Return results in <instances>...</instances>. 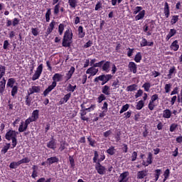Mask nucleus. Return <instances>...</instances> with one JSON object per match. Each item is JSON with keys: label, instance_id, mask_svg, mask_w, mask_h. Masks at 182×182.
Masks as SVG:
<instances>
[{"label": "nucleus", "instance_id": "obj_62", "mask_svg": "<svg viewBox=\"0 0 182 182\" xmlns=\"http://www.w3.org/2000/svg\"><path fill=\"white\" fill-rule=\"evenodd\" d=\"M141 9H143V7L141 6H136L134 9V15L139 14V12H140V11H141Z\"/></svg>", "mask_w": 182, "mask_h": 182}, {"label": "nucleus", "instance_id": "obj_20", "mask_svg": "<svg viewBox=\"0 0 182 182\" xmlns=\"http://www.w3.org/2000/svg\"><path fill=\"white\" fill-rule=\"evenodd\" d=\"M102 92L103 95H106V96H109L110 95V87L108 85H105L102 87Z\"/></svg>", "mask_w": 182, "mask_h": 182}, {"label": "nucleus", "instance_id": "obj_9", "mask_svg": "<svg viewBox=\"0 0 182 182\" xmlns=\"http://www.w3.org/2000/svg\"><path fill=\"white\" fill-rule=\"evenodd\" d=\"M128 68L130 72H132L133 73H137V65H136L134 62H129Z\"/></svg>", "mask_w": 182, "mask_h": 182}, {"label": "nucleus", "instance_id": "obj_53", "mask_svg": "<svg viewBox=\"0 0 182 182\" xmlns=\"http://www.w3.org/2000/svg\"><path fill=\"white\" fill-rule=\"evenodd\" d=\"M156 100H159V95H157V94H154V95H152L151 97L150 102H152L154 103V102H156Z\"/></svg>", "mask_w": 182, "mask_h": 182}, {"label": "nucleus", "instance_id": "obj_7", "mask_svg": "<svg viewBox=\"0 0 182 182\" xmlns=\"http://www.w3.org/2000/svg\"><path fill=\"white\" fill-rule=\"evenodd\" d=\"M33 93H41V87L33 85L28 89V96H31V95H33Z\"/></svg>", "mask_w": 182, "mask_h": 182}, {"label": "nucleus", "instance_id": "obj_10", "mask_svg": "<svg viewBox=\"0 0 182 182\" xmlns=\"http://www.w3.org/2000/svg\"><path fill=\"white\" fill-rule=\"evenodd\" d=\"M47 147L48 149H51L52 150H55L56 149V141L53 137L51 139L50 141L47 143Z\"/></svg>", "mask_w": 182, "mask_h": 182}, {"label": "nucleus", "instance_id": "obj_22", "mask_svg": "<svg viewBox=\"0 0 182 182\" xmlns=\"http://www.w3.org/2000/svg\"><path fill=\"white\" fill-rule=\"evenodd\" d=\"M163 117L164 119H170V117H171V111L169 109L164 110Z\"/></svg>", "mask_w": 182, "mask_h": 182}, {"label": "nucleus", "instance_id": "obj_12", "mask_svg": "<svg viewBox=\"0 0 182 182\" xmlns=\"http://www.w3.org/2000/svg\"><path fill=\"white\" fill-rule=\"evenodd\" d=\"M47 163L49 166L53 164V163H59V158L56 156H53L47 159Z\"/></svg>", "mask_w": 182, "mask_h": 182}, {"label": "nucleus", "instance_id": "obj_23", "mask_svg": "<svg viewBox=\"0 0 182 182\" xmlns=\"http://www.w3.org/2000/svg\"><path fill=\"white\" fill-rule=\"evenodd\" d=\"M6 85V80H5V77H3L2 80L0 81V92H2L4 93Z\"/></svg>", "mask_w": 182, "mask_h": 182}, {"label": "nucleus", "instance_id": "obj_3", "mask_svg": "<svg viewBox=\"0 0 182 182\" xmlns=\"http://www.w3.org/2000/svg\"><path fill=\"white\" fill-rule=\"evenodd\" d=\"M42 72H43V64H40L37 70H36L34 75L32 77V80H38L39 77H41V75H42Z\"/></svg>", "mask_w": 182, "mask_h": 182}, {"label": "nucleus", "instance_id": "obj_55", "mask_svg": "<svg viewBox=\"0 0 182 182\" xmlns=\"http://www.w3.org/2000/svg\"><path fill=\"white\" fill-rule=\"evenodd\" d=\"M97 159H99V154L97 151L94 152L93 163H97Z\"/></svg>", "mask_w": 182, "mask_h": 182}, {"label": "nucleus", "instance_id": "obj_33", "mask_svg": "<svg viewBox=\"0 0 182 182\" xmlns=\"http://www.w3.org/2000/svg\"><path fill=\"white\" fill-rule=\"evenodd\" d=\"M178 22V16H173L171 20V25H176Z\"/></svg>", "mask_w": 182, "mask_h": 182}, {"label": "nucleus", "instance_id": "obj_42", "mask_svg": "<svg viewBox=\"0 0 182 182\" xmlns=\"http://www.w3.org/2000/svg\"><path fill=\"white\" fill-rule=\"evenodd\" d=\"M152 159H153V154H151V153H149L147 158L148 164L145 165L146 167L147 166H149V164H151V163H153Z\"/></svg>", "mask_w": 182, "mask_h": 182}, {"label": "nucleus", "instance_id": "obj_27", "mask_svg": "<svg viewBox=\"0 0 182 182\" xmlns=\"http://www.w3.org/2000/svg\"><path fill=\"white\" fill-rule=\"evenodd\" d=\"M11 149V144H6V145L1 149V153L3 154H5L8 153V149Z\"/></svg>", "mask_w": 182, "mask_h": 182}, {"label": "nucleus", "instance_id": "obj_6", "mask_svg": "<svg viewBox=\"0 0 182 182\" xmlns=\"http://www.w3.org/2000/svg\"><path fill=\"white\" fill-rule=\"evenodd\" d=\"M99 72V68H96L95 65H92L90 68L86 70L87 75H90V76H96Z\"/></svg>", "mask_w": 182, "mask_h": 182}, {"label": "nucleus", "instance_id": "obj_61", "mask_svg": "<svg viewBox=\"0 0 182 182\" xmlns=\"http://www.w3.org/2000/svg\"><path fill=\"white\" fill-rule=\"evenodd\" d=\"M131 157H132V161H136V159H137V152L134 151Z\"/></svg>", "mask_w": 182, "mask_h": 182}, {"label": "nucleus", "instance_id": "obj_45", "mask_svg": "<svg viewBox=\"0 0 182 182\" xmlns=\"http://www.w3.org/2000/svg\"><path fill=\"white\" fill-rule=\"evenodd\" d=\"M112 86L114 87V89H117V87H120V82L119 80H116L113 82Z\"/></svg>", "mask_w": 182, "mask_h": 182}, {"label": "nucleus", "instance_id": "obj_38", "mask_svg": "<svg viewBox=\"0 0 182 182\" xmlns=\"http://www.w3.org/2000/svg\"><path fill=\"white\" fill-rule=\"evenodd\" d=\"M129 104H126L125 105L122 106V108L119 111L120 114L124 113V112H127L129 110Z\"/></svg>", "mask_w": 182, "mask_h": 182}, {"label": "nucleus", "instance_id": "obj_30", "mask_svg": "<svg viewBox=\"0 0 182 182\" xmlns=\"http://www.w3.org/2000/svg\"><path fill=\"white\" fill-rule=\"evenodd\" d=\"M176 73V67L173 66L171 68H170L168 74V79H171V75Z\"/></svg>", "mask_w": 182, "mask_h": 182}, {"label": "nucleus", "instance_id": "obj_29", "mask_svg": "<svg viewBox=\"0 0 182 182\" xmlns=\"http://www.w3.org/2000/svg\"><path fill=\"white\" fill-rule=\"evenodd\" d=\"M143 107H144V102H143V100H140L139 102H137L136 108L137 110H141Z\"/></svg>", "mask_w": 182, "mask_h": 182}, {"label": "nucleus", "instance_id": "obj_16", "mask_svg": "<svg viewBox=\"0 0 182 182\" xmlns=\"http://www.w3.org/2000/svg\"><path fill=\"white\" fill-rule=\"evenodd\" d=\"M34 122H36L39 119V109L33 111L31 117H30Z\"/></svg>", "mask_w": 182, "mask_h": 182}, {"label": "nucleus", "instance_id": "obj_44", "mask_svg": "<svg viewBox=\"0 0 182 182\" xmlns=\"http://www.w3.org/2000/svg\"><path fill=\"white\" fill-rule=\"evenodd\" d=\"M29 161H31V159H29V158H28V157H26V158L22 159L21 160L18 161V163L20 164H23L29 163Z\"/></svg>", "mask_w": 182, "mask_h": 182}, {"label": "nucleus", "instance_id": "obj_26", "mask_svg": "<svg viewBox=\"0 0 182 182\" xmlns=\"http://www.w3.org/2000/svg\"><path fill=\"white\" fill-rule=\"evenodd\" d=\"M141 53L139 52L136 54L134 57V60L136 63H140V60H141Z\"/></svg>", "mask_w": 182, "mask_h": 182}, {"label": "nucleus", "instance_id": "obj_36", "mask_svg": "<svg viewBox=\"0 0 182 182\" xmlns=\"http://www.w3.org/2000/svg\"><path fill=\"white\" fill-rule=\"evenodd\" d=\"M147 174L144 173V171H141L137 173V178H144Z\"/></svg>", "mask_w": 182, "mask_h": 182}, {"label": "nucleus", "instance_id": "obj_41", "mask_svg": "<svg viewBox=\"0 0 182 182\" xmlns=\"http://www.w3.org/2000/svg\"><path fill=\"white\" fill-rule=\"evenodd\" d=\"M16 93H18V87L16 85L12 87V90H11V96L13 97H15V95H16Z\"/></svg>", "mask_w": 182, "mask_h": 182}, {"label": "nucleus", "instance_id": "obj_34", "mask_svg": "<svg viewBox=\"0 0 182 182\" xmlns=\"http://www.w3.org/2000/svg\"><path fill=\"white\" fill-rule=\"evenodd\" d=\"M142 87H144L145 92H149V90H150V87H151V85L150 82H145Z\"/></svg>", "mask_w": 182, "mask_h": 182}, {"label": "nucleus", "instance_id": "obj_57", "mask_svg": "<svg viewBox=\"0 0 182 182\" xmlns=\"http://www.w3.org/2000/svg\"><path fill=\"white\" fill-rule=\"evenodd\" d=\"M0 76H5V66H0Z\"/></svg>", "mask_w": 182, "mask_h": 182}, {"label": "nucleus", "instance_id": "obj_14", "mask_svg": "<svg viewBox=\"0 0 182 182\" xmlns=\"http://www.w3.org/2000/svg\"><path fill=\"white\" fill-rule=\"evenodd\" d=\"M63 38H65V39L72 40L73 39V33H72L70 30L68 29L64 33Z\"/></svg>", "mask_w": 182, "mask_h": 182}, {"label": "nucleus", "instance_id": "obj_11", "mask_svg": "<svg viewBox=\"0 0 182 182\" xmlns=\"http://www.w3.org/2000/svg\"><path fill=\"white\" fill-rule=\"evenodd\" d=\"M70 45H72V40L65 38H63L62 46L64 48H70Z\"/></svg>", "mask_w": 182, "mask_h": 182}, {"label": "nucleus", "instance_id": "obj_28", "mask_svg": "<svg viewBox=\"0 0 182 182\" xmlns=\"http://www.w3.org/2000/svg\"><path fill=\"white\" fill-rule=\"evenodd\" d=\"M68 4L71 8H76L77 6V0H68Z\"/></svg>", "mask_w": 182, "mask_h": 182}, {"label": "nucleus", "instance_id": "obj_59", "mask_svg": "<svg viewBox=\"0 0 182 182\" xmlns=\"http://www.w3.org/2000/svg\"><path fill=\"white\" fill-rule=\"evenodd\" d=\"M177 126H178L177 124H172L169 128L170 132H174V130L177 129Z\"/></svg>", "mask_w": 182, "mask_h": 182}, {"label": "nucleus", "instance_id": "obj_39", "mask_svg": "<svg viewBox=\"0 0 182 182\" xmlns=\"http://www.w3.org/2000/svg\"><path fill=\"white\" fill-rule=\"evenodd\" d=\"M59 9H60V3H58L54 6V15H58V14H59Z\"/></svg>", "mask_w": 182, "mask_h": 182}, {"label": "nucleus", "instance_id": "obj_1", "mask_svg": "<svg viewBox=\"0 0 182 182\" xmlns=\"http://www.w3.org/2000/svg\"><path fill=\"white\" fill-rule=\"evenodd\" d=\"M63 77V75L62 74L55 73L53 76V82L52 84L48 87L47 89H46L43 92V95L46 97L47 95H49L51 91L53 90V88L58 85V82H62V79Z\"/></svg>", "mask_w": 182, "mask_h": 182}, {"label": "nucleus", "instance_id": "obj_56", "mask_svg": "<svg viewBox=\"0 0 182 182\" xmlns=\"http://www.w3.org/2000/svg\"><path fill=\"white\" fill-rule=\"evenodd\" d=\"M140 46H141V48L147 46V39L142 38V41H141Z\"/></svg>", "mask_w": 182, "mask_h": 182}, {"label": "nucleus", "instance_id": "obj_54", "mask_svg": "<svg viewBox=\"0 0 182 182\" xmlns=\"http://www.w3.org/2000/svg\"><path fill=\"white\" fill-rule=\"evenodd\" d=\"M148 107H149V110H154V107H156V105H154V102L149 101Z\"/></svg>", "mask_w": 182, "mask_h": 182}, {"label": "nucleus", "instance_id": "obj_2", "mask_svg": "<svg viewBox=\"0 0 182 182\" xmlns=\"http://www.w3.org/2000/svg\"><path fill=\"white\" fill-rule=\"evenodd\" d=\"M112 78L113 75L111 74H102L94 79V83H95V85H98L99 82H102L101 86H105V85H106V83L109 80H112Z\"/></svg>", "mask_w": 182, "mask_h": 182}, {"label": "nucleus", "instance_id": "obj_43", "mask_svg": "<svg viewBox=\"0 0 182 182\" xmlns=\"http://www.w3.org/2000/svg\"><path fill=\"white\" fill-rule=\"evenodd\" d=\"M18 166H21V164H19V161L11 162L9 165V167H10V168H16V167H18Z\"/></svg>", "mask_w": 182, "mask_h": 182}, {"label": "nucleus", "instance_id": "obj_37", "mask_svg": "<svg viewBox=\"0 0 182 182\" xmlns=\"http://www.w3.org/2000/svg\"><path fill=\"white\" fill-rule=\"evenodd\" d=\"M76 87H77L76 85L73 86L72 84H69L68 86L67 87V90H68V92H75V90H76Z\"/></svg>", "mask_w": 182, "mask_h": 182}, {"label": "nucleus", "instance_id": "obj_52", "mask_svg": "<svg viewBox=\"0 0 182 182\" xmlns=\"http://www.w3.org/2000/svg\"><path fill=\"white\" fill-rule=\"evenodd\" d=\"M103 100H106V96H105V94H101L98 97V103H102Z\"/></svg>", "mask_w": 182, "mask_h": 182}, {"label": "nucleus", "instance_id": "obj_40", "mask_svg": "<svg viewBox=\"0 0 182 182\" xmlns=\"http://www.w3.org/2000/svg\"><path fill=\"white\" fill-rule=\"evenodd\" d=\"M63 31H65V24L60 23L58 26L59 35H63Z\"/></svg>", "mask_w": 182, "mask_h": 182}, {"label": "nucleus", "instance_id": "obj_17", "mask_svg": "<svg viewBox=\"0 0 182 182\" xmlns=\"http://www.w3.org/2000/svg\"><path fill=\"white\" fill-rule=\"evenodd\" d=\"M170 48H172L174 52H177V50H178V48H180V46L178 45V41H174L171 43Z\"/></svg>", "mask_w": 182, "mask_h": 182}, {"label": "nucleus", "instance_id": "obj_46", "mask_svg": "<svg viewBox=\"0 0 182 182\" xmlns=\"http://www.w3.org/2000/svg\"><path fill=\"white\" fill-rule=\"evenodd\" d=\"M69 160H70V164L71 166V168H75V159H73V156H70Z\"/></svg>", "mask_w": 182, "mask_h": 182}, {"label": "nucleus", "instance_id": "obj_48", "mask_svg": "<svg viewBox=\"0 0 182 182\" xmlns=\"http://www.w3.org/2000/svg\"><path fill=\"white\" fill-rule=\"evenodd\" d=\"M70 96H72V93H70V92L65 95L63 97V103H67L68 100H69V99H70Z\"/></svg>", "mask_w": 182, "mask_h": 182}, {"label": "nucleus", "instance_id": "obj_4", "mask_svg": "<svg viewBox=\"0 0 182 182\" xmlns=\"http://www.w3.org/2000/svg\"><path fill=\"white\" fill-rule=\"evenodd\" d=\"M18 135V132L14 130H9L6 133L5 139L6 140L11 141L15 138H16V136Z\"/></svg>", "mask_w": 182, "mask_h": 182}, {"label": "nucleus", "instance_id": "obj_50", "mask_svg": "<svg viewBox=\"0 0 182 182\" xmlns=\"http://www.w3.org/2000/svg\"><path fill=\"white\" fill-rule=\"evenodd\" d=\"M29 96L31 95L28 94V95L26 97V105L28 107L31 106V103L32 102V100L29 97Z\"/></svg>", "mask_w": 182, "mask_h": 182}, {"label": "nucleus", "instance_id": "obj_47", "mask_svg": "<svg viewBox=\"0 0 182 182\" xmlns=\"http://www.w3.org/2000/svg\"><path fill=\"white\" fill-rule=\"evenodd\" d=\"M39 29L38 28H31V33L33 36H38L39 35Z\"/></svg>", "mask_w": 182, "mask_h": 182}, {"label": "nucleus", "instance_id": "obj_60", "mask_svg": "<svg viewBox=\"0 0 182 182\" xmlns=\"http://www.w3.org/2000/svg\"><path fill=\"white\" fill-rule=\"evenodd\" d=\"M23 127H23V122H21V124H20V126H19V127H18V132H19L20 133H22V132H25V129H24Z\"/></svg>", "mask_w": 182, "mask_h": 182}, {"label": "nucleus", "instance_id": "obj_49", "mask_svg": "<svg viewBox=\"0 0 182 182\" xmlns=\"http://www.w3.org/2000/svg\"><path fill=\"white\" fill-rule=\"evenodd\" d=\"M104 63H105V60H101L98 63H96L93 65H94V68H102Z\"/></svg>", "mask_w": 182, "mask_h": 182}, {"label": "nucleus", "instance_id": "obj_21", "mask_svg": "<svg viewBox=\"0 0 182 182\" xmlns=\"http://www.w3.org/2000/svg\"><path fill=\"white\" fill-rule=\"evenodd\" d=\"M73 73H75V67H71L68 73L66 74V80H69L70 79H71Z\"/></svg>", "mask_w": 182, "mask_h": 182}, {"label": "nucleus", "instance_id": "obj_32", "mask_svg": "<svg viewBox=\"0 0 182 182\" xmlns=\"http://www.w3.org/2000/svg\"><path fill=\"white\" fill-rule=\"evenodd\" d=\"M129 176V172L125 171L120 174L119 179L121 180H128L127 177Z\"/></svg>", "mask_w": 182, "mask_h": 182}, {"label": "nucleus", "instance_id": "obj_15", "mask_svg": "<svg viewBox=\"0 0 182 182\" xmlns=\"http://www.w3.org/2000/svg\"><path fill=\"white\" fill-rule=\"evenodd\" d=\"M177 33V30L175 28H171L168 33V34L166 36V41H170V38H173L174 35Z\"/></svg>", "mask_w": 182, "mask_h": 182}, {"label": "nucleus", "instance_id": "obj_51", "mask_svg": "<svg viewBox=\"0 0 182 182\" xmlns=\"http://www.w3.org/2000/svg\"><path fill=\"white\" fill-rule=\"evenodd\" d=\"M114 147L112 146L107 150V153L110 154V156H113L114 154Z\"/></svg>", "mask_w": 182, "mask_h": 182}, {"label": "nucleus", "instance_id": "obj_13", "mask_svg": "<svg viewBox=\"0 0 182 182\" xmlns=\"http://www.w3.org/2000/svg\"><path fill=\"white\" fill-rule=\"evenodd\" d=\"M164 14L166 18H168V16H170V6H168V3L167 2H165L164 4Z\"/></svg>", "mask_w": 182, "mask_h": 182}, {"label": "nucleus", "instance_id": "obj_8", "mask_svg": "<svg viewBox=\"0 0 182 182\" xmlns=\"http://www.w3.org/2000/svg\"><path fill=\"white\" fill-rule=\"evenodd\" d=\"M110 65H112L110 61H105L102 64V70L106 72V73H109L110 72Z\"/></svg>", "mask_w": 182, "mask_h": 182}, {"label": "nucleus", "instance_id": "obj_25", "mask_svg": "<svg viewBox=\"0 0 182 182\" xmlns=\"http://www.w3.org/2000/svg\"><path fill=\"white\" fill-rule=\"evenodd\" d=\"M15 78H9L8 80L7 84H6V87H14V85H15Z\"/></svg>", "mask_w": 182, "mask_h": 182}, {"label": "nucleus", "instance_id": "obj_18", "mask_svg": "<svg viewBox=\"0 0 182 182\" xmlns=\"http://www.w3.org/2000/svg\"><path fill=\"white\" fill-rule=\"evenodd\" d=\"M85 35H86V33L85 31H83V26H80L78 27V38L80 39H82V38H85Z\"/></svg>", "mask_w": 182, "mask_h": 182}, {"label": "nucleus", "instance_id": "obj_35", "mask_svg": "<svg viewBox=\"0 0 182 182\" xmlns=\"http://www.w3.org/2000/svg\"><path fill=\"white\" fill-rule=\"evenodd\" d=\"M52 12L50 11V9H48L47 10V12L46 13V22H49L50 21V14Z\"/></svg>", "mask_w": 182, "mask_h": 182}, {"label": "nucleus", "instance_id": "obj_19", "mask_svg": "<svg viewBox=\"0 0 182 182\" xmlns=\"http://www.w3.org/2000/svg\"><path fill=\"white\" fill-rule=\"evenodd\" d=\"M87 114V112L85 109H80V114L81 120H83L84 122L89 121V118L85 117V116H86Z\"/></svg>", "mask_w": 182, "mask_h": 182}, {"label": "nucleus", "instance_id": "obj_24", "mask_svg": "<svg viewBox=\"0 0 182 182\" xmlns=\"http://www.w3.org/2000/svg\"><path fill=\"white\" fill-rule=\"evenodd\" d=\"M144 15H146V11L143 10L135 16V20L140 21V19H143V18H144Z\"/></svg>", "mask_w": 182, "mask_h": 182}, {"label": "nucleus", "instance_id": "obj_5", "mask_svg": "<svg viewBox=\"0 0 182 182\" xmlns=\"http://www.w3.org/2000/svg\"><path fill=\"white\" fill-rule=\"evenodd\" d=\"M95 169L97 170L98 174H100L101 176H103V174H105L106 173V168L102 166V164H100L99 162H97Z\"/></svg>", "mask_w": 182, "mask_h": 182}, {"label": "nucleus", "instance_id": "obj_64", "mask_svg": "<svg viewBox=\"0 0 182 182\" xmlns=\"http://www.w3.org/2000/svg\"><path fill=\"white\" fill-rule=\"evenodd\" d=\"M142 95H143V90H139L137 91V93L135 95V98L137 99V98L140 97Z\"/></svg>", "mask_w": 182, "mask_h": 182}, {"label": "nucleus", "instance_id": "obj_31", "mask_svg": "<svg viewBox=\"0 0 182 182\" xmlns=\"http://www.w3.org/2000/svg\"><path fill=\"white\" fill-rule=\"evenodd\" d=\"M137 85L136 84L131 85L127 87V92H134Z\"/></svg>", "mask_w": 182, "mask_h": 182}, {"label": "nucleus", "instance_id": "obj_58", "mask_svg": "<svg viewBox=\"0 0 182 182\" xmlns=\"http://www.w3.org/2000/svg\"><path fill=\"white\" fill-rule=\"evenodd\" d=\"M170 89H171V84H166L165 85L166 93H168L170 92Z\"/></svg>", "mask_w": 182, "mask_h": 182}, {"label": "nucleus", "instance_id": "obj_63", "mask_svg": "<svg viewBox=\"0 0 182 182\" xmlns=\"http://www.w3.org/2000/svg\"><path fill=\"white\" fill-rule=\"evenodd\" d=\"M100 8H102V2L98 1L97 3V4L95 5V11H99V9H100Z\"/></svg>", "mask_w": 182, "mask_h": 182}]
</instances>
